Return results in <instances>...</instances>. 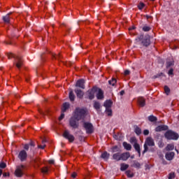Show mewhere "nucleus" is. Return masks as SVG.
I'll use <instances>...</instances> for the list:
<instances>
[{
	"instance_id": "obj_57",
	"label": "nucleus",
	"mask_w": 179,
	"mask_h": 179,
	"mask_svg": "<svg viewBox=\"0 0 179 179\" xmlns=\"http://www.w3.org/2000/svg\"><path fill=\"white\" fill-rule=\"evenodd\" d=\"M173 65V63H167V66H171Z\"/></svg>"
},
{
	"instance_id": "obj_1",
	"label": "nucleus",
	"mask_w": 179,
	"mask_h": 179,
	"mask_svg": "<svg viewBox=\"0 0 179 179\" xmlns=\"http://www.w3.org/2000/svg\"><path fill=\"white\" fill-rule=\"evenodd\" d=\"M87 113V110L85 108H76L73 117H71L69 120L70 126H71L72 128H78L79 127L78 121L84 118Z\"/></svg>"
},
{
	"instance_id": "obj_28",
	"label": "nucleus",
	"mask_w": 179,
	"mask_h": 179,
	"mask_svg": "<svg viewBox=\"0 0 179 179\" xmlns=\"http://www.w3.org/2000/svg\"><path fill=\"white\" fill-rule=\"evenodd\" d=\"M113 138H114L115 139H116V141H122V136H121V134H115V135L113 136Z\"/></svg>"
},
{
	"instance_id": "obj_8",
	"label": "nucleus",
	"mask_w": 179,
	"mask_h": 179,
	"mask_svg": "<svg viewBox=\"0 0 179 179\" xmlns=\"http://www.w3.org/2000/svg\"><path fill=\"white\" fill-rule=\"evenodd\" d=\"M94 94H96V87H94L92 90L87 92V96L90 100L94 99Z\"/></svg>"
},
{
	"instance_id": "obj_45",
	"label": "nucleus",
	"mask_w": 179,
	"mask_h": 179,
	"mask_svg": "<svg viewBox=\"0 0 179 179\" xmlns=\"http://www.w3.org/2000/svg\"><path fill=\"white\" fill-rule=\"evenodd\" d=\"M112 151H113V152H118V147H117V146H114V147L112 148Z\"/></svg>"
},
{
	"instance_id": "obj_26",
	"label": "nucleus",
	"mask_w": 179,
	"mask_h": 179,
	"mask_svg": "<svg viewBox=\"0 0 179 179\" xmlns=\"http://www.w3.org/2000/svg\"><path fill=\"white\" fill-rule=\"evenodd\" d=\"M101 157H102V159H103L104 160H108V157H110V154H108L107 152H104L101 155Z\"/></svg>"
},
{
	"instance_id": "obj_5",
	"label": "nucleus",
	"mask_w": 179,
	"mask_h": 179,
	"mask_svg": "<svg viewBox=\"0 0 179 179\" xmlns=\"http://www.w3.org/2000/svg\"><path fill=\"white\" fill-rule=\"evenodd\" d=\"M95 94H96V99H98V100L104 99V92L101 89L97 87H95Z\"/></svg>"
},
{
	"instance_id": "obj_46",
	"label": "nucleus",
	"mask_w": 179,
	"mask_h": 179,
	"mask_svg": "<svg viewBox=\"0 0 179 179\" xmlns=\"http://www.w3.org/2000/svg\"><path fill=\"white\" fill-rule=\"evenodd\" d=\"M173 72H174V70L173 69H171L169 72H168V74L170 76V75H173Z\"/></svg>"
},
{
	"instance_id": "obj_42",
	"label": "nucleus",
	"mask_w": 179,
	"mask_h": 179,
	"mask_svg": "<svg viewBox=\"0 0 179 179\" xmlns=\"http://www.w3.org/2000/svg\"><path fill=\"white\" fill-rule=\"evenodd\" d=\"M6 167V164H5L4 162H1L0 164V169H5Z\"/></svg>"
},
{
	"instance_id": "obj_2",
	"label": "nucleus",
	"mask_w": 179,
	"mask_h": 179,
	"mask_svg": "<svg viewBox=\"0 0 179 179\" xmlns=\"http://www.w3.org/2000/svg\"><path fill=\"white\" fill-rule=\"evenodd\" d=\"M165 138H166V139H169V140L177 141V139H178V138H179V135H178V134L169 130L165 133Z\"/></svg>"
},
{
	"instance_id": "obj_38",
	"label": "nucleus",
	"mask_w": 179,
	"mask_h": 179,
	"mask_svg": "<svg viewBox=\"0 0 179 179\" xmlns=\"http://www.w3.org/2000/svg\"><path fill=\"white\" fill-rule=\"evenodd\" d=\"M164 92L166 94H169V93H170V88H169V87L165 86L164 87Z\"/></svg>"
},
{
	"instance_id": "obj_6",
	"label": "nucleus",
	"mask_w": 179,
	"mask_h": 179,
	"mask_svg": "<svg viewBox=\"0 0 179 179\" xmlns=\"http://www.w3.org/2000/svg\"><path fill=\"white\" fill-rule=\"evenodd\" d=\"M83 127L87 132V134H93V125L92 124V123L90 122H85L83 124Z\"/></svg>"
},
{
	"instance_id": "obj_54",
	"label": "nucleus",
	"mask_w": 179,
	"mask_h": 179,
	"mask_svg": "<svg viewBox=\"0 0 179 179\" xmlns=\"http://www.w3.org/2000/svg\"><path fill=\"white\" fill-rule=\"evenodd\" d=\"M136 167H141L140 163H136Z\"/></svg>"
},
{
	"instance_id": "obj_44",
	"label": "nucleus",
	"mask_w": 179,
	"mask_h": 179,
	"mask_svg": "<svg viewBox=\"0 0 179 179\" xmlns=\"http://www.w3.org/2000/svg\"><path fill=\"white\" fill-rule=\"evenodd\" d=\"M143 135L147 136L149 135V130L145 129L143 132Z\"/></svg>"
},
{
	"instance_id": "obj_50",
	"label": "nucleus",
	"mask_w": 179,
	"mask_h": 179,
	"mask_svg": "<svg viewBox=\"0 0 179 179\" xmlns=\"http://www.w3.org/2000/svg\"><path fill=\"white\" fill-rule=\"evenodd\" d=\"M76 176H77V174H76V173H75V172H73V173L71 174V177H72L73 178H76Z\"/></svg>"
},
{
	"instance_id": "obj_22",
	"label": "nucleus",
	"mask_w": 179,
	"mask_h": 179,
	"mask_svg": "<svg viewBox=\"0 0 179 179\" xmlns=\"http://www.w3.org/2000/svg\"><path fill=\"white\" fill-rule=\"evenodd\" d=\"M165 150H166L167 152H169L170 150H174V144H173V143L168 144L165 148Z\"/></svg>"
},
{
	"instance_id": "obj_31",
	"label": "nucleus",
	"mask_w": 179,
	"mask_h": 179,
	"mask_svg": "<svg viewBox=\"0 0 179 179\" xmlns=\"http://www.w3.org/2000/svg\"><path fill=\"white\" fill-rule=\"evenodd\" d=\"M143 45H145V47H148V45H150V40L149 39H145L144 41H143Z\"/></svg>"
},
{
	"instance_id": "obj_47",
	"label": "nucleus",
	"mask_w": 179,
	"mask_h": 179,
	"mask_svg": "<svg viewBox=\"0 0 179 179\" xmlns=\"http://www.w3.org/2000/svg\"><path fill=\"white\" fill-rule=\"evenodd\" d=\"M64 117H65V115L64 113H62L60 117H59V120L61 121L64 120Z\"/></svg>"
},
{
	"instance_id": "obj_20",
	"label": "nucleus",
	"mask_w": 179,
	"mask_h": 179,
	"mask_svg": "<svg viewBox=\"0 0 179 179\" xmlns=\"http://www.w3.org/2000/svg\"><path fill=\"white\" fill-rule=\"evenodd\" d=\"M68 108H69V103H64L62 108V113H65V111H66Z\"/></svg>"
},
{
	"instance_id": "obj_36",
	"label": "nucleus",
	"mask_w": 179,
	"mask_h": 179,
	"mask_svg": "<svg viewBox=\"0 0 179 179\" xmlns=\"http://www.w3.org/2000/svg\"><path fill=\"white\" fill-rule=\"evenodd\" d=\"M126 174H127V177H129V178L134 177V173L132 172H131V171H126Z\"/></svg>"
},
{
	"instance_id": "obj_12",
	"label": "nucleus",
	"mask_w": 179,
	"mask_h": 179,
	"mask_svg": "<svg viewBox=\"0 0 179 179\" xmlns=\"http://www.w3.org/2000/svg\"><path fill=\"white\" fill-rule=\"evenodd\" d=\"M76 87H80L81 89H85V80H79L76 84Z\"/></svg>"
},
{
	"instance_id": "obj_14",
	"label": "nucleus",
	"mask_w": 179,
	"mask_h": 179,
	"mask_svg": "<svg viewBox=\"0 0 179 179\" xmlns=\"http://www.w3.org/2000/svg\"><path fill=\"white\" fill-rule=\"evenodd\" d=\"M175 153L173 152H168L166 154L165 157L166 159V160H173V159H174V156H175Z\"/></svg>"
},
{
	"instance_id": "obj_10",
	"label": "nucleus",
	"mask_w": 179,
	"mask_h": 179,
	"mask_svg": "<svg viewBox=\"0 0 179 179\" xmlns=\"http://www.w3.org/2000/svg\"><path fill=\"white\" fill-rule=\"evenodd\" d=\"M18 159L21 162H24L27 159V152L24 150H21L18 155Z\"/></svg>"
},
{
	"instance_id": "obj_13",
	"label": "nucleus",
	"mask_w": 179,
	"mask_h": 179,
	"mask_svg": "<svg viewBox=\"0 0 179 179\" xmlns=\"http://www.w3.org/2000/svg\"><path fill=\"white\" fill-rule=\"evenodd\" d=\"M131 157V154L129 152H124L121 154V160H123L125 162L126 160H128L129 157Z\"/></svg>"
},
{
	"instance_id": "obj_41",
	"label": "nucleus",
	"mask_w": 179,
	"mask_h": 179,
	"mask_svg": "<svg viewBox=\"0 0 179 179\" xmlns=\"http://www.w3.org/2000/svg\"><path fill=\"white\" fill-rule=\"evenodd\" d=\"M143 31H149V30H150V27L145 26L143 27Z\"/></svg>"
},
{
	"instance_id": "obj_4",
	"label": "nucleus",
	"mask_w": 179,
	"mask_h": 179,
	"mask_svg": "<svg viewBox=\"0 0 179 179\" xmlns=\"http://www.w3.org/2000/svg\"><path fill=\"white\" fill-rule=\"evenodd\" d=\"M8 58H15V65L17 68H20L23 65V60L20 56H15V55L10 53L8 55Z\"/></svg>"
},
{
	"instance_id": "obj_55",
	"label": "nucleus",
	"mask_w": 179,
	"mask_h": 179,
	"mask_svg": "<svg viewBox=\"0 0 179 179\" xmlns=\"http://www.w3.org/2000/svg\"><path fill=\"white\" fill-rule=\"evenodd\" d=\"M124 93H125V92L121 91L120 92V96H124Z\"/></svg>"
},
{
	"instance_id": "obj_61",
	"label": "nucleus",
	"mask_w": 179,
	"mask_h": 179,
	"mask_svg": "<svg viewBox=\"0 0 179 179\" xmlns=\"http://www.w3.org/2000/svg\"><path fill=\"white\" fill-rule=\"evenodd\" d=\"M176 150V152L178 153V150Z\"/></svg>"
},
{
	"instance_id": "obj_3",
	"label": "nucleus",
	"mask_w": 179,
	"mask_h": 179,
	"mask_svg": "<svg viewBox=\"0 0 179 179\" xmlns=\"http://www.w3.org/2000/svg\"><path fill=\"white\" fill-rule=\"evenodd\" d=\"M148 146H155V141L152 137H148L145 139V143H144V150L143 153H145V152H148L149 150Z\"/></svg>"
},
{
	"instance_id": "obj_51",
	"label": "nucleus",
	"mask_w": 179,
	"mask_h": 179,
	"mask_svg": "<svg viewBox=\"0 0 179 179\" xmlns=\"http://www.w3.org/2000/svg\"><path fill=\"white\" fill-rule=\"evenodd\" d=\"M130 72L129 70H126L124 71V75L127 76V75H129Z\"/></svg>"
},
{
	"instance_id": "obj_16",
	"label": "nucleus",
	"mask_w": 179,
	"mask_h": 179,
	"mask_svg": "<svg viewBox=\"0 0 179 179\" xmlns=\"http://www.w3.org/2000/svg\"><path fill=\"white\" fill-rule=\"evenodd\" d=\"M113 159L114 160H116V162H120V160H121V153L117 152V153L113 154Z\"/></svg>"
},
{
	"instance_id": "obj_34",
	"label": "nucleus",
	"mask_w": 179,
	"mask_h": 179,
	"mask_svg": "<svg viewBox=\"0 0 179 179\" xmlns=\"http://www.w3.org/2000/svg\"><path fill=\"white\" fill-rule=\"evenodd\" d=\"M49 170H50V169H48V167H47V166H45L41 169V171L43 174H47V173H48Z\"/></svg>"
},
{
	"instance_id": "obj_37",
	"label": "nucleus",
	"mask_w": 179,
	"mask_h": 179,
	"mask_svg": "<svg viewBox=\"0 0 179 179\" xmlns=\"http://www.w3.org/2000/svg\"><path fill=\"white\" fill-rule=\"evenodd\" d=\"M138 9L142 10L145 8V4L143 3H140L138 6Z\"/></svg>"
},
{
	"instance_id": "obj_21",
	"label": "nucleus",
	"mask_w": 179,
	"mask_h": 179,
	"mask_svg": "<svg viewBox=\"0 0 179 179\" xmlns=\"http://www.w3.org/2000/svg\"><path fill=\"white\" fill-rule=\"evenodd\" d=\"M123 146H124V149H126V150H131V149H132V146L131 145V144H129L127 142L123 143Z\"/></svg>"
},
{
	"instance_id": "obj_35",
	"label": "nucleus",
	"mask_w": 179,
	"mask_h": 179,
	"mask_svg": "<svg viewBox=\"0 0 179 179\" xmlns=\"http://www.w3.org/2000/svg\"><path fill=\"white\" fill-rule=\"evenodd\" d=\"M94 107L95 110H100V103L99 102H94Z\"/></svg>"
},
{
	"instance_id": "obj_60",
	"label": "nucleus",
	"mask_w": 179,
	"mask_h": 179,
	"mask_svg": "<svg viewBox=\"0 0 179 179\" xmlns=\"http://www.w3.org/2000/svg\"><path fill=\"white\" fill-rule=\"evenodd\" d=\"M45 142V140H43V141H42L43 145H44Z\"/></svg>"
},
{
	"instance_id": "obj_30",
	"label": "nucleus",
	"mask_w": 179,
	"mask_h": 179,
	"mask_svg": "<svg viewBox=\"0 0 179 179\" xmlns=\"http://www.w3.org/2000/svg\"><path fill=\"white\" fill-rule=\"evenodd\" d=\"M148 120L150 121V122H155V121H157V118L153 115L149 116Z\"/></svg>"
},
{
	"instance_id": "obj_24",
	"label": "nucleus",
	"mask_w": 179,
	"mask_h": 179,
	"mask_svg": "<svg viewBox=\"0 0 179 179\" xmlns=\"http://www.w3.org/2000/svg\"><path fill=\"white\" fill-rule=\"evenodd\" d=\"M134 149L138 152V156H141V147L139 146V144L138 143H134Z\"/></svg>"
},
{
	"instance_id": "obj_19",
	"label": "nucleus",
	"mask_w": 179,
	"mask_h": 179,
	"mask_svg": "<svg viewBox=\"0 0 179 179\" xmlns=\"http://www.w3.org/2000/svg\"><path fill=\"white\" fill-rule=\"evenodd\" d=\"M112 104H113V102L111 101V100L106 101V102L104 103V107H106V109L110 108Z\"/></svg>"
},
{
	"instance_id": "obj_29",
	"label": "nucleus",
	"mask_w": 179,
	"mask_h": 179,
	"mask_svg": "<svg viewBox=\"0 0 179 179\" xmlns=\"http://www.w3.org/2000/svg\"><path fill=\"white\" fill-rule=\"evenodd\" d=\"M69 99L71 101H73L75 100V94H73V91H71L69 92Z\"/></svg>"
},
{
	"instance_id": "obj_33",
	"label": "nucleus",
	"mask_w": 179,
	"mask_h": 179,
	"mask_svg": "<svg viewBox=\"0 0 179 179\" xmlns=\"http://www.w3.org/2000/svg\"><path fill=\"white\" fill-rule=\"evenodd\" d=\"M106 114H107L109 117H111V115H113V111H111V108H106Z\"/></svg>"
},
{
	"instance_id": "obj_11",
	"label": "nucleus",
	"mask_w": 179,
	"mask_h": 179,
	"mask_svg": "<svg viewBox=\"0 0 179 179\" xmlns=\"http://www.w3.org/2000/svg\"><path fill=\"white\" fill-rule=\"evenodd\" d=\"M169 127L166 125H159L155 128L156 132H162V131H167Z\"/></svg>"
},
{
	"instance_id": "obj_58",
	"label": "nucleus",
	"mask_w": 179,
	"mask_h": 179,
	"mask_svg": "<svg viewBox=\"0 0 179 179\" xmlns=\"http://www.w3.org/2000/svg\"><path fill=\"white\" fill-rule=\"evenodd\" d=\"M53 57H54V58H55L56 59L58 58V55H53Z\"/></svg>"
},
{
	"instance_id": "obj_43",
	"label": "nucleus",
	"mask_w": 179,
	"mask_h": 179,
	"mask_svg": "<svg viewBox=\"0 0 179 179\" xmlns=\"http://www.w3.org/2000/svg\"><path fill=\"white\" fill-rule=\"evenodd\" d=\"M164 74H163V73H160L157 74L156 76H154L155 78H160V76H163Z\"/></svg>"
},
{
	"instance_id": "obj_49",
	"label": "nucleus",
	"mask_w": 179,
	"mask_h": 179,
	"mask_svg": "<svg viewBox=\"0 0 179 179\" xmlns=\"http://www.w3.org/2000/svg\"><path fill=\"white\" fill-rule=\"evenodd\" d=\"M38 148L39 149H44V148H45V145L43 144V145H38Z\"/></svg>"
},
{
	"instance_id": "obj_40",
	"label": "nucleus",
	"mask_w": 179,
	"mask_h": 179,
	"mask_svg": "<svg viewBox=\"0 0 179 179\" xmlns=\"http://www.w3.org/2000/svg\"><path fill=\"white\" fill-rule=\"evenodd\" d=\"M130 143H136V138L135 137H132L130 138Z\"/></svg>"
},
{
	"instance_id": "obj_56",
	"label": "nucleus",
	"mask_w": 179,
	"mask_h": 179,
	"mask_svg": "<svg viewBox=\"0 0 179 179\" xmlns=\"http://www.w3.org/2000/svg\"><path fill=\"white\" fill-rule=\"evenodd\" d=\"M49 163H50V164H54V160H50V161H49Z\"/></svg>"
},
{
	"instance_id": "obj_23",
	"label": "nucleus",
	"mask_w": 179,
	"mask_h": 179,
	"mask_svg": "<svg viewBox=\"0 0 179 179\" xmlns=\"http://www.w3.org/2000/svg\"><path fill=\"white\" fill-rule=\"evenodd\" d=\"M134 132L136 135H141V134H142V129H141L138 126H134Z\"/></svg>"
},
{
	"instance_id": "obj_52",
	"label": "nucleus",
	"mask_w": 179,
	"mask_h": 179,
	"mask_svg": "<svg viewBox=\"0 0 179 179\" xmlns=\"http://www.w3.org/2000/svg\"><path fill=\"white\" fill-rule=\"evenodd\" d=\"M131 30H135V27H131L129 28V31H131Z\"/></svg>"
},
{
	"instance_id": "obj_9",
	"label": "nucleus",
	"mask_w": 179,
	"mask_h": 179,
	"mask_svg": "<svg viewBox=\"0 0 179 179\" xmlns=\"http://www.w3.org/2000/svg\"><path fill=\"white\" fill-rule=\"evenodd\" d=\"M63 136L66 139H68V141L70 142H73L75 141V137L73 136V135L69 134V131H65L64 132Z\"/></svg>"
},
{
	"instance_id": "obj_48",
	"label": "nucleus",
	"mask_w": 179,
	"mask_h": 179,
	"mask_svg": "<svg viewBox=\"0 0 179 179\" xmlns=\"http://www.w3.org/2000/svg\"><path fill=\"white\" fill-rule=\"evenodd\" d=\"M158 145L159 148H163V146H164V144L162 141H159Z\"/></svg>"
},
{
	"instance_id": "obj_18",
	"label": "nucleus",
	"mask_w": 179,
	"mask_h": 179,
	"mask_svg": "<svg viewBox=\"0 0 179 179\" xmlns=\"http://www.w3.org/2000/svg\"><path fill=\"white\" fill-rule=\"evenodd\" d=\"M75 92L76 94L77 97H78V99H82V97H83V92L80 90H75Z\"/></svg>"
},
{
	"instance_id": "obj_53",
	"label": "nucleus",
	"mask_w": 179,
	"mask_h": 179,
	"mask_svg": "<svg viewBox=\"0 0 179 179\" xmlns=\"http://www.w3.org/2000/svg\"><path fill=\"white\" fill-rule=\"evenodd\" d=\"M3 176V177H9V173H4Z\"/></svg>"
},
{
	"instance_id": "obj_17",
	"label": "nucleus",
	"mask_w": 179,
	"mask_h": 179,
	"mask_svg": "<svg viewBox=\"0 0 179 179\" xmlns=\"http://www.w3.org/2000/svg\"><path fill=\"white\" fill-rule=\"evenodd\" d=\"M138 103L140 107H145V99H143V97H139L138 99Z\"/></svg>"
},
{
	"instance_id": "obj_39",
	"label": "nucleus",
	"mask_w": 179,
	"mask_h": 179,
	"mask_svg": "<svg viewBox=\"0 0 179 179\" xmlns=\"http://www.w3.org/2000/svg\"><path fill=\"white\" fill-rule=\"evenodd\" d=\"M176 178V175L174 174V173H171L169 175V179H173Z\"/></svg>"
},
{
	"instance_id": "obj_27",
	"label": "nucleus",
	"mask_w": 179,
	"mask_h": 179,
	"mask_svg": "<svg viewBox=\"0 0 179 179\" xmlns=\"http://www.w3.org/2000/svg\"><path fill=\"white\" fill-rule=\"evenodd\" d=\"M3 20L4 23H9L10 18L9 17V14H7L6 16L3 17Z\"/></svg>"
},
{
	"instance_id": "obj_59",
	"label": "nucleus",
	"mask_w": 179,
	"mask_h": 179,
	"mask_svg": "<svg viewBox=\"0 0 179 179\" xmlns=\"http://www.w3.org/2000/svg\"><path fill=\"white\" fill-rule=\"evenodd\" d=\"M2 176V170L0 169V177Z\"/></svg>"
},
{
	"instance_id": "obj_62",
	"label": "nucleus",
	"mask_w": 179,
	"mask_h": 179,
	"mask_svg": "<svg viewBox=\"0 0 179 179\" xmlns=\"http://www.w3.org/2000/svg\"><path fill=\"white\" fill-rule=\"evenodd\" d=\"M151 1H155V0H151Z\"/></svg>"
},
{
	"instance_id": "obj_15",
	"label": "nucleus",
	"mask_w": 179,
	"mask_h": 179,
	"mask_svg": "<svg viewBox=\"0 0 179 179\" xmlns=\"http://www.w3.org/2000/svg\"><path fill=\"white\" fill-rule=\"evenodd\" d=\"M35 145H34V143L33 141H31V143H29V144H25L24 145V149L25 150H29V148L31 149H33V148H34Z\"/></svg>"
},
{
	"instance_id": "obj_32",
	"label": "nucleus",
	"mask_w": 179,
	"mask_h": 179,
	"mask_svg": "<svg viewBox=\"0 0 179 179\" xmlns=\"http://www.w3.org/2000/svg\"><path fill=\"white\" fill-rule=\"evenodd\" d=\"M108 83L111 86H114L117 83V80H115V78H113L112 80L108 81Z\"/></svg>"
},
{
	"instance_id": "obj_25",
	"label": "nucleus",
	"mask_w": 179,
	"mask_h": 179,
	"mask_svg": "<svg viewBox=\"0 0 179 179\" xmlns=\"http://www.w3.org/2000/svg\"><path fill=\"white\" fill-rule=\"evenodd\" d=\"M128 167H129V165H128L127 164H120L121 171H125V170H127V169H128Z\"/></svg>"
},
{
	"instance_id": "obj_7",
	"label": "nucleus",
	"mask_w": 179,
	"mask_h": 179,
	"mask_svg": "<svg viewBox=\"0 0 179 179\" xmlns=\"http://www.w3.org/2000/svg\"><path fill=\"white\" fill-rule=\"evenodd\" d=\"M24 171V166L20 165L17 166V169H15V174L16 177H22L23 176V171Z\"/></svg>"
}]
</instances>
